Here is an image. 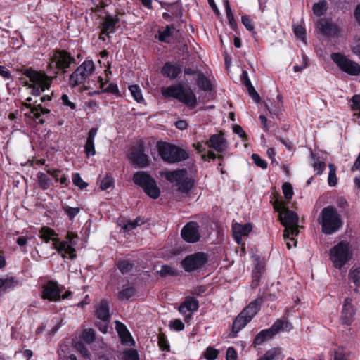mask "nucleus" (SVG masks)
I'll return each instance as SVG.
<instances>
[{
  "instance_id": "58",
  "label": "nucleus",
  "mask_w": 360,
  "mask_h": 360,
  "mask_svg": "<svg viewBox=\"0 0 360 360\" xmlns=\"http://www.w3.org/2000/svg\"><path fill=\"white\" fill-rule=\"evenodd\" d=\"M141 221V219L138 217L134 221H129L124 226V229L127 231H131L134 229H135L137 226H139L141 224H139V221Z\"/></svg>"
},
{
  "instance_id": "6",
  "label": "nucleus",
  "mask_w": 360,
  "mask_h": 360,
  "mask_svg": "<svg viewBox=\"0 0 360 360\" xmlns=\"http://www.w3.org/2000/svg\"><path fill=\"white\" fill-rule=\"evenodd\" d=\"M158 150L162 160L169 163H176L188 158V153L174 145L158 142Z\"/></svg>"
},
{
  "instance_id": "23",
  "label": "nucleus",
  "mask_w": 360,
  "mask_h": 360,
  "mask_svg": "<svg viewBox=\"0 0 360 360\" xmlns=\"http://www.w3.org/2000/svg\"><path fill=\"white\" fill-rule=\"evenodd\" d=\"M198 309V302L192 297L187 298L179 307V312L186 314L187 312L193 313Z\"/></svg>"
},
{
  "instance_id": "55",
  "label": "nucleus",
  "mask_w": 360,
  "mask_h": 360,
  "mask_svg": "<svg viewBox=\"0 0 360 360\" xmlns=\"http://www.w3.org/2000/svg\"><path fill=\"white\" fill-rule=\"evenodd\" d=\"M75 347L76 349L81 353V354L84 357H89V353L88 349L85 347L84 344L80 342H77L75 343Z\"/></svg>"
},
{
  "instance_id": "46",
  "label": "nucleus",
  "mask_w": 360,
  "mask_h": 360,
  "mask_svg": "<svg viewBox=\"0 0 360 360\" xmlns=\"http://www.w3.org/2000/svg\"><path fill=\"white\" fill-rule=\"evenodd\" d=\"M72 182L74 185L78 186L79 188L83 189L88 186V184L86 183L80 176L79 173L74 174L72 176Z\"/></svg>"
},
{
  "instance_id": "56",
  "label": "nucleus",
  "mask_w": 360,
  "mask_h": 360,
  "mask_svg": "<svg viewBox=\"0 0 360 360\" xmlns=\"http://www.w3.org/2000/svg\"><path fill=\"white\" fill-rule=\"evenodd\" d=\"M326 164L323 161H320L319 160H315L314 163V171L317 174H321L323 173L325 169Z\"/></svg>"
},
{
  "instance_id": "16",
  "label": "nucleus",
  "mask_w": 360,
  "mask_h": 360,
  "mask_svg": "<svg viewBox=\"0 0 360 360\" xmlns=\"http://www.w3.org/2000/svg\"><path fill=\"white\" fill-rule=\"evenodd\" d=\"M97 317L103 321L99 326V330L105 333L108 330V323L110 321L109 307L105 301H101L96 307Z\"/></svg>"
},
{
  "instance_id": "22",
  "label": "nucleus",
  "mask_w": 360,
  "mask_h": 360,
  "mask_svg": "<svg viewBox=\"0 0 360 360\" xmlns=\"http://www.w3.org/2000/svg\"><path fill=\"white\" fill-rule=\"evenodd\" d=\"M98 132V128H91L88 134L86 144L84 146L85 153L87 156H93L96 154L94 139Z\"/></svg>"
},
{
  "instance_id": "9",
  "label": "nucleus",
  "mask_w": 360,
  "mask_h": 360,
  "mask_svg": "<svg viewBox=\"0 0 360 360\" xmlns=\"http://www.w3.org/2000/svg\"><path fill=\"white\" fill-rule=\"evenodd\" d=\"M133 181L141 186L144 192L151 198L157 199L160 195V190L155 181L145 172L140 171L134 174Z\"/></svg>"
},
{
  "instance_id": "12",
  "label": "nucleus",
  "mask_w": 360,
  "mask_h": 360,
  "mask_svg": "<svg viewBox=\"0 0 360 360\" xmlns=\"http://www.w3.org/2000/svg\"><path fill=\"white\" fill-rule=\"evenodd\" d=\"M207 262L205 254L198 252L187 256L181 262L186 271H191L203 266Z\"/></svg>"
},
{
  "instance_id": "61",
  "label": "nucleus",
  "mask_w": 360,
  "mask_h": 360,
  "mask_svg": "<svg viewBox=\"0 0 360 360\" xmlns=\"http://www.w3.org/2000/svg\"><path fill=\"white\" fill-rule=\"evenodd\" d=\"M120 338L123 344H126L128 345H134V341L129 331L127 332V335H125L124 333V335H122Z\"/></svg>"
},
{
  "instance_id": "48",
  "label": "nucleus",
  "mask_w": 360,
  "mask_h": 360,
  "mask_svg": "<svg viewBox=\"0 0 360 360\" xmlns=\"http://www.w3.org/2000/svg\"><path fill=\"white\" fill-rule=\"evenodd\" d=\"M161 276H172L176 274V270L170 266L163 265L158 271Z\"/></svg>"
},
{
  "instance_id": "42",
  "label": "nucleus",
  "mask_w": 360,
  "mask_h": 360,
  "mask_svg": "<svg viewBox=\"0 0 360 360\" xmlns=\"http://www.w3.org/2000/svg\"><path fill=\"white\" fill-rule=\"evenodd\" d=\"M330 171L328 174V184L330 186H335L338 183L336 176V167L333 164H329L328 165Z\"/></svg>"
},
{
  "instance_id": "13",
  "label": "nucleus",
  "mask_w": 360,
  "mask_h": 360,
  "mask_svg": "<svg viewBox=\"0 0 360 360\" xmlns=\"http://www.w3.org/2000/svg\"><path fill=\"white\" fill-rule=\"evenodd\" d=\"M199 225L195 221H190L186 224L181 230L182 238L187 243H194L200 238Z\"/></svg>"
},
{
  "instance_id": "51",
  "label": "nucleus",
  "mask_w": 360,
  "mask_h": 360,
  "mask_svg": "<svg viewBox=\"0 0 360 360\" xmlns=\"http://www.w3.org/2000/svg\"><path fill=\"white\" fill-rule=\"evenodd\" d=\"M117 266L122 274H126L132 269V264L128 261H121L118 263Z\"/></svg>"
},
{
  "instance_id": "35",
  "label": "nucleus",
  "mask_w": 360,
  "mask_h": 360,
  "mask_svg": "<svg viewBox=\"0 0 360 360\" xmlns=\"http://www.w3.org/2000/svg\"><path fill=\"white\" fill-rule=\"evenodd\" d=\"M351 110L354 111V116L360 118V94H355L351 98Z\"/></svg>"
},
{
  "instance_id": "24",
  "label": "nucleus",
  "mask_w": 360,
  "mask_h": 360,
  "mask_svg": "<svg viewBox=\"0 0 360 360\" xmlns=\"http://www.w3.org/2000/svg\"><path fill=\"white\" fill-rule=\"evenodd\" d=\"M180 72V67L169 62L166 63L162 70V73L170 79L176 78Z\"/></svg>"
},
{
  "instance_id": "25",
  "label": "nucleus",
  "mask_w": 360,
  "mask_h": 360,
  "mask_svg": "<svg viewBox=\"0 0 360 360\" xmlns=\"http://www.w3.org/2000/svg\"><path fill=\"white\" fill-rule=\"evenodd\" d=\"M271 328L276 335L280 332H288L291 330L292 329V325L287 321L278 320L272 325Z\"/></svg>"
},
{
  "instance_id": "26",
  "label": "nucleus",
  "mask_w": 360,
  "mask_h": 360,
  "mask_svg": "<svg viewBox=\"0 0 360 360\" xmlns=\"http://www.w3.org/2000/svg\"><path fill=\"white\" fill-rule=\"evenodd\" d=\"M196 75L197 84L200 89L204 91H210L212 89V82L208 77H207L203 73L200 72H198L196 73Z\"/></svg>"
},
{
  "instance_id": "8",
  "label": "nucleus",
  "mask_w": 360,
  "mask_h": 360,
  "mask_svg": "<svg viewBox=\"0 0 360 360\" xmlns=\"http://www.w3.org/2000/svg\"><path fill=\"white\" fill-rule=\"evenodd\" d=\"M164 176L169 182L174 184L176 190L181 193L187 194L193 187V183L187 177L186 169L167 171Z\"/></svg>"
},
{
  "instance_id": "4",
  "label": "nucleus",
  "mask_w": 360,
  "mask_h": 360,
  "mask_svg": "<svg viewBox=\"0 0 360 360\" xmlns=\"http://www.w3.org/2000/svg\"><path fill=\"white\" fill-rule=\"evenodd\" d=\"M322 231L327 235L333 234L342 226L340 215L333 207H324L319 218Z\"/></svg>"
},
{
  "instance_id": "44",
  "label": "nucleus",
  "mask_w": 360,
  "mask_h": 360,
  "mask_svg": "<svg viewBox=\"0 0 360 360\" xmlns=\"http://www.w3.org/2000/svg\"><path fill=\"white\" fill-rule=\"evenodd\" d=\"M282 191L286 200L292 199L294 192L293 188L290 183L285 182L282 186Z\"/></svg>"
},
{
  "instance_id": "38",
  "label": "nucleus",
  "mask_w": 360,
  "mask_h": 360,
  "mask_svg": "<svg viewBox=\"0 0 360 360\" xmlns=\"http://www.w3.org/2000/svg\"><path fill=\"white\" fill-rule=\"evenodd\" d=\"M352 172L356 173L354 176L355 186L360 189V153L352 167Z\"/></svg>"
},
{
  "instance_id": "29",
  "label": "nucleus",
  "mask_w": 360,
  "mask_h": 360,
  "mask_svg": "<svg viewBox=\"0 0 360 360\" xmlns=\"http://www.w3.org/2000/svg\"><path fill=\"white\" fill-rule=\"evenodd\" d=\"M282 359L281 349L275 347L266 351L258 360H281Z\"/></svg>"
},
{
  "instance_id": "1",
  "label": "nucleus",
  "mask_w": 360,
  "mask_h": 360,
  "mask_svg": "<svg viewBox=\"0 0 360 360\" xmlns=\"http://www.w3.org/2000/svg\"><path fill=\"white\" fill-rule=\"evenodd\" d=\"M75 61L65 51H55L50 57V62L47 66V71L53 76H48L44 72L36 71L32 69L25 70L24 75L30 79L32 83L30 88H32V93L39 95L41 92L49 89L52 80L56 77L59 70H65Z\"/></svg>"
},
{
  "instance_id": "40",
  "label": "nucleus",
  "mask_w": 360,
  "mask_h": 360,
  "mask_svg": "<svg viewBox=\"0 0 360 360\" xmlns=\"http://www.w3.org/2000/svg\"><path fill=\"white\" fill-rule=\"evenodd\" d=\"M122 360H139L138 352L136 349H128L122 352Z\"/></svg>"
},
{
  "instance_id": "39",
  "label": "nucleus",
  "mask_w": 360,
  "mask_h": 360,
  "mask_svg": "<svg viewBox=\"0 0 360 360\" xmlns=\"http://www.w3.org/2000/svg\"><path fill=\"white\" fill-rule=\"evenodd\" d=\"M37 178L40 187L44 190L48 189L52 184L51 180L42 172L38 174Z\"/></svg>"
},
{
  "instance_id": "18",
  "label": "nucleus",
  "mask_w": 360,
  "mask_h": 360,
  "mask_svg": "<svg viewBox=\"0 0 360 360\" xmlns=\"http://www.w3.org/2000/svg\"><path fill=\"white\" fill-rule=\"evenodd\" d=\"M60 293L57 283L50 281L44 287L42 297L49 301H57L60 298Z\"/></svg>"
},
{
  "instance_id": "17",
  "label": "nucleus",
  "mask_w": 360,
  "mask_h": 360,
  "mask_svg": "<svg viewBox=\"0 0 360 360\" xmlns=\"http://www.w3.org/2000/svg\"><path fill=\"white\" fill-rule=\"evenodd\" d=\"M129 158L131 161L143 167L148 165V156L143 153L142 146L133 147L129 153Z\"/></svg>"
},
{
  "instance_id": "11",
  "label": "nucleus",
  "mask_w": 360,
  "mask_h": 360,
  "mask_svg": "<svg viewBox=\"0 0 360 360\" xmlns=\"http://www.w3.org/2000/svg\"><path fill=\"white\" fill-rule=\"evenodd\" d=\"M330 58L343 72L350 75H360V65L340 53H333Z\"/></svg>"
},
{
  "instance_id": "37",
  "label": "nucleus",
  "mask_w": 360,
  "mask_h": 360,
  "mask_svg": "<svg viewBox=\"0 0 360 360\" xmlns=\"http://www.w3.org/2000/svg\"><path fill=\"white\" fill-rule=\"evenodd\" d=\"M327 10V2L325 0H321L313 6L314 13L317 16L323 15Z\"/></svg>"
},
{
  "instance_id": "49",
  "label": "nucleus",
  "mask_w": 360,
  "mask_h": 360,
  "mask_svg": "<svg viewBox=\"0 0 360 360\" xmlns=\"http://www.w3.org/2000/svg\"><path fill=\"white\" fill-rule=\"evenodd\" d=\"M218 354V350L212 347H207L206 351L205 352L204 356L205 359L207 360H214L217 358Z\"/></svg>"
},
{
  "instance_id": "59",
  "label": "nucleus",
  "mask_w": 360,
  "mask_h": 360,
  "mask_svg": "<svg viewBox=\"0 0 360 360\" xmlns=\"http://www.w3.org/2000/svg\"><path fill=\"white\" fill-rule=\"evenodd\" d=\"M115 324H116V326H115L116 330H117L120 337L122 335H124V333H125V335H127V332L128 331V330L127 329V327L123 323L117 321H115Z\"/></svg>"
},
{
  "instance_id": "41",
  "label": "nucleus",
  "mask_w": 360,
  "mask_h": 360,
  "mask_svg": "<svg viewBox=\"0 0 360 360\" xmlns=\"http://www.w3.org/2000/svg\"><path fill=\"white\" fill-rule=\"evenodd\" d=\"M172 27L167 25L165 29L162 31H159L158 38L162 42L168 43L169 38L171 36Z\"/></svg>"
},
{
  "instance_id": "21",
  "label": "nucleus",
  "mask_w": 360,
  "mask_h": 360,
  "mask_svg": "<svg viewBox=\"0 0 360 360\" xmlns=\"http://www.w3.org/2000/svg\"><path fill=\"white\" fill-rule=\"evenodd\" d=\"M316 27L321 33L326 36H335L339 32L338 27L336 25L332 24L327 19H321L319 20L316 25Z\"/></svg>"
},
{
  "instance_id": "54",
  "label": "nucleus",
  "mask_w": 360,
  "mask_h": 360,
  "mask_svg": "<svg viewBox=\"0 0 360 360\" xmlns=\"http://www.w3.org/2000/svg\"><path fill=\"white\" fill-rule=\"evenodd\" d=\"M113 184V179L110 176L104 177L101 182L100 187L102 190L105 191L109 188Z\"/></svg>"
},
{
  "instance_id": "3",
  "label": "nucleus",
  "mask_w": 360,
  "mask_h": 360,
  "mask_svg": "<svg viewBox=\"0 0 360 360\" xmlns=\"http://www.w3.org/2000/svg\"><path fill=\"white\" fill-rule=\"evenodd\" d=\"M53 230L48 227H43L39 231V237L46 243L52 241L53 248L56 249L63 258L73 259L75 256L74 246L76 245L75 239L77 235L72 232H68L65 240L60 241Z\"/></svg>"
},
{
  "instance_id": "27",
  "label": "nucleus",
  "mask_w": 360,
  "mask_h": 360,
  "mask_svg": "<svg viewBox=\"0 0 360 360\" xmlns=\"http://www.w3.org/2000/svg\"><path fill=\"white\" fill-rule=\"evenodd\" d=\"M274 335H275L274 333L271 330V328L265 329L259 332L254 339L255 345H261L264 341L271 339Z\"/></svg>"
},
{
  "instance_id": "53",
  "label": "nucleus",
  "mask_w": 360,
  "mask_h": 360,
  "mask_svg": "<svg viewBox=\"0 0 360 360\" xmlns=\"http://www.w3.org/2000/svg\"><path fill=\"white\" fill-rule=\"evenodd\" d=\"M293 31L296 37L304 41L305 37V29L302 25H294Z\"/></svg>"
},
{
  "instance_id": "31",
  "label": "nucleus",
  "mask_w": 360,
  "mask_h": 360,
  "mask_svg": "<svg viewBox=\"0 0 360 360\" xmlns=\"http://www.w3.org/2000/svg\"><path fill=\"white\" fill-rule=\"evenodd\" d=\"M135 294L134 288L129 284L122 286V289L118 292V298L120 300H127Z\"/></svg>"
},
{
  "instance_id": "2",
  "label": "nucleus",
  "mask_w": 360,
  "mask_h": 360,
  "mask_svg": "<svg viewBox=\"0 0 360 360\" xmlns=\"http://www.w3.org/2000/svg\"><path fill=\"white\" fill-rule=\"evenodd\" d=\"M274 209L279 212V219L281 224L285 227L283 237L285 240L288 249L292 246H296L297 241L295 240V236L299 233L298 217L291 210H289L286 204L278 200L274 203Z\"/></svg>"
},
{
  "instance_id": "36",
  "label": "nucleus",
  "mask_w": 360,
  "mask_h": 360,
  "mask_svg": "<svg viewBox=\"0 0 360 360\" xmlns=\"http://www.w3.org/2000/svg\"><path fill=\"white\" fill-rule=\"evenodd\" d=\"M129 90L134 99L137 103H142L144 99L142 96L141 90L138 85H131L129 86Z\"/></svg>"
},
{
  "instance_id": "19",
  "label": "nucleus",
  "mask_w": 360,
  "mask_h": 360,
  "mask_svg": "<svg viewBox=\"0 0 360 360\" xmlns=\"http://www.w3.org/2000/svg\"><path fill=\"white\" fill-rule=\"evenodd\" d=\"M119 18L117 15H106L102 23V30L101 32L100 38L105 39L103 35L110 37V34L115 31V25L118 22Z\"/></svg>"
},
{
  "instance_id": "14",
  "label": "nucleus",
  "mask_w": 360,
  "mask_h": 360,
  "mask_svg": "<svg viewBox=\"0 0 360 360\" xmlns=\"http://www.w3.org/2000/svg\"><path fill=\"white\" fill-rule=\"evenodd\" d=\"M205 145L217 153H223L228 148L229 143L224 137V134L220 131L219 134L211 135L210 139L206 141Z\"/></svg>"
},
{
  "instance_id": "63",
  "label": "nucleus",
  "mask_w": 360,
  "mask_h": 360,
  "mask_svg": "<svg viewBox=\"0 0 360 360\" xmlns=\"http://www.w3.org/2000/svg\"><path fill=\"white\" fill-rule=\"evenodd\" d=\"M171 326L174 329H175L177 331L181 330L184 328V324L182 323L181 321L179 319H176L172 323H171Z\"/></svg>"
},
{
  "instance_id": "10",
  "label": "nucleus",
  "mask_w": 360,
  "mask_h": 360,
  "mask_svg": "<svg viewBox=\"0 0 360 360\" xmlns=\"http://www.w3.org/2000/svg\"><path fill=\"white\" fill-rule=\"evenodd\" d=\"M94 62L86 60L70 75V84L72 86H76L84 83L94 72Z\"/></svg>"
},
{
  "instance_id": "32",
  "label": "nucleus",
  "mask_w": 360,
  "mask_h": 360,
  "mask_svg": "<svg viewBox=\"0 0 360 360\" xmlns=\"http://www.w3.org/2000/svg\"><path fill=\"white\" fill-rule=\"evenodd\" d=\"M18 284V281L13 277L0 278V290H7L14 288Z\"/></svg>"
},
{
  "instance_id": "52",
  "label": "nucleus",
  "mask_w": 360,
  "mask_h": 360,
  "mask_svg": "<svg viewBox=\"0 0 360 360\" xmlns=\"http://www.w3.org/2000/svg\"><path fill=\"white\" fill-rule=\"evenodd\" d=\"M63 209L65 214L70 219H73L79 212L80 210L78 207H72L69 206H66Z\"/></svg>"
},
{
  "instance_id": "33",
  "label": "nucleus",
  "mask_w": 360,
  "mask_h": 360,
  "mask_svg": "<svg viewBox=\"0 0 360 360\" xmlns=\"http://www.w3.org/2000/svg\"><path fill=\"white\" fill-rule=\"evenodd\" d=\"M250 321L241 313L236 318L233 323V331L238 333L243 328H244Z\"/></svg>"
},
{
  "instance_id": "28",
  "label": "nucleus",
  "mask_w": 360,
  "mask_h": 360,
  "mask_svg": "<svg viewBox=\"0 0 360 360\" xmlns=\"http://www.w3.org/2000/svg\"><path fill=\"white\" fill-rule=\"evenodd\" d=\"M30 108V114L35 119L39 120V123L43 124L44 121L42 119H40L41 115L43 114H49L50 110L41 107V104H38L35 107L28 106Z\"/></svg>"
},
{
  "instance_id": "20",
  "label": "nucleus",
  "mask_w": 360,
  "mask_h": 360,
  "mask_svg": "<svg viewBox=\"0 0 360 360\" xmlns=\"http://www.w3.org/2000/svg\"><path fill=\"white\" fill-rule=\"evenodd\" d=\"M233 235L238 244H241L243 237L248 236L252 231V226L250 224H240L235 223L233 225Z\"/></svg>"
},
{
  "instance_id": "7",
  "label": "nucleus",
  "mask_w": 360,
  "mask_h": 360,
  "mask_svg": "<svg viewBox=\"0 0 360 360\" xmlns=\"http://www.w3.org/2000/svg\"><path fill=\"white\" fill-rule=\"evenodd\" d=\"M165 97H173L188 106L195 105L196 96L191 89H184L181 85L170 86L162 90Z\"/></svg>"
},
{
  "instance_id": "5",
  "label": "nucleus",
  "mask_w": 360,
  "mask_h": 360,
  "mask_svg": "<svg viewBox=\"0 0 360 360\" xmlns=\"http://www.w3.org/2000/svg\"><path fill=\"white\" fill-rule=\"evenodd\" d=\"M353 250L351 245L345 241H341L330 250V259L333 266L340 269L352 257Z\"/></svg>"
},
{
  "instance_id": "64",
  "label": "nucleus",
  "mask_w": 360,
  "mask_h": 360,
  "mask_svg": "<svg viewBox=\"0 0 360 360\" xmlns=\"http://www.w3.org/2000/svg\"><path fill=\"white\" fill-rule=\"evenodd\" d=\"M0 75L5 79H11V75L10 72L2 65H0Z\"/></svg>"
},
{
  "instance_id": "62",
  "label": "nucleus",
  "mask_w": 360,
  "mask_h": 360,
  "mask_svg": "<svg viewBox=\"0 0 360 360\" xmlns=\"http://www.w3.org/2000/svg\"><path fill=\"white\" fill-rule=\"evenodd\" d=\"M226 360H237V354L234 348L229 347L227 349Z\"/></svg>"
},
{
  "instance_id": "60",
  "label": "nucleus",
  "mask_w": 360,
  "mask_h": 360,
  "mask_svg": "<svg viewBox=\"0 0 360 360\" xmlns=\"http://www.w3.org/2000/svg\"><path fill=\"white\" fill-rule=\"evenodd\" d=\"M241 20L243 24L248 30L252 31L254 30V25L250 18H249L248 16H243Z\"/></svg>"
},
{
  "instance_id": "43",
  "label": "nucleus",
  "mask_w": 360,
  "mask_h": 360,
  "mask_svg": "<svg viewBox=\"0 0 360 360\" xmlns=\"http://www.w3.org/2000/svg\"><path fill=\"white\" fill-rule=\"evenodd\" d=\"M255 262H256L257 264L255 265L254 270L252 271V277L254 279L253 285H257L260 278L261 271L263 269V264H259L257 259H255Z\"/></svg>"
},
{
  "instance_id": "15",
  "label": "nucleus",
  "mask_w": 360,
  "mask_h": 360,
  "mask_svg": "<svg viewBox=\"0 0 360 360\" xmlns=\"http://www.w3.org/2000/svg\"><path fill=\"white\" fill-rule=\"evenodd\" d=\"M356 314V308L352 303L350 298H346L344 300L341 315L340 317V323L342 325L349 326L354 320Z\"/></svg>"
},
{
  "instance_id": "57",
  "label": "nucleus",
  "mask_w": 360,
  "mask_h": 360,
  "mask_svg": "<svg viewBox=\"0 0 360 360\" xmlns=\"http://www.w3.org/2000/svg\"><path fill=\"white\" fill-rule=\"evenodd\" d=\"M61 101L64 105L69 107L72 110H75L76 105L75 103L70 100L69 97L66 94H63L61 96Z\"/></svg>"
},
{
  "instance_id": "45",
  "label": "nucleus",
  "mask_w": 360,
  "mask_h": 360,
  "mask_svg": "<svg viewBox=\"0 0 360 360\" xmlns=\"http://www.w3.org/2000/svg\"><path fill=\"white\" fill-rule=\"evenodd\" d=\"M94 338L95 332L93 329L85 330L82 335V339L86 343H91Z\"/></svg>"
},
{
  "instance_id": "30",
  "label": "nucleus",
  "mask_w": 360,
  "mask_h": 360,
  "mask_svg": "<svg viewBox=\"0 0 360 360\" xmlns=\"http://www.w3.org/2000/svg\"><path fill=\"white\" fill-rule=\"evenodd\" d=\"M259 302L257 301L251 302L245 309H243L240 313L245 316V317L248 319L249 321L252 319V317L257 314L259 309Z\"/></svg>"
},
{
  "instance_id": "50",
  "label": "nucleus",
  "mask_w": 360,
  "mask_h": 360,
  "mask_svg": "<svg viewBox=\"0 0 360 360\" xmlns=\"http://www.w3.org/2000/svg\"><path fill=\"white\" fill-rule=\"evenodd\" d=\"M252 159L257 167L262 169H266L267 167V162L264 160L262 159L259 155L255 153L252 154Z\"/></svg>"
},
{
  "instance_id": "34",
  "label": "nucleus",
  "mask_w": 360,
  "mask_h": 360,
  "mask_svg": "<svg viewBox=\"0 0 360 360\" xmlns=\"http://www.w3.org/2000/svg\"><path fill=\"white\" fill-rule=\"evenodd\" d=\"M349 280H351L356 287H360V266H352L348 274Z\"/></svg>"
},
{
  "instance_id": "47",
  "label": "nucleus",
  "mask_w": 360,
  "mask_h": 360,
  "mask_svg": "<svg viewBox=\"0 0 360 360\" xmlns=\"http://www.w3.org/2000/svg\"><path fill=\"white\" fill-rule=\"evenodd\" d=\"M246 86L248 88V91L250 96L252 97V98L257 103L259 102L260 97L257 92L255 91V89L253 88V86L251 85L250 81L249 79H246L245 82Z\"/></svg>"
}]
</instances>
